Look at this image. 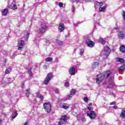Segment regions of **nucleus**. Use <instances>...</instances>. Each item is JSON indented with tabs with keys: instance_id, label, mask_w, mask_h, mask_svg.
Returning a JSON list of instances; mask_svg holds the SVG:
<instances>
[{
	"instance_id": "37",
	"label": "nucleus",
	"mask_w": 125,
	"mask_h": 125,
	"mask_svg": "<svg viewBox=\"0 0 125 125\" xmlns=\"http://www.w3.org/2000/svg\"><path fill=\"white\" fill-rule=\"evenodd\" d=\"M123 17L124 20L125 21V11H123Z\"/></svg>"
},
{
	"instance_id": "49",
	"label": "nucleus",
	"mask_w": 125,
	"mask_h": 125,
	"mask_svg": "<svg viewBox=\"0 0 125 125\" xmlns=\"http://www.w3.org/2000/svg\"><path fill=\"white\" fill-rule=\"evenodd\" d=\"M2 122V120L0 119V125H1V123Z\"/></svg>"
},
{
	"instance_id": "17",
	"label": "nucleus",
	"mask_w": 125,
	"mask_h": 125,
	"mask_svg": "<svg viewBox=\"0 0 125 125\" xmlns=\"http://www.w3.org/2000/svg\"><path fill=\"white\" fill-rule=\"evenodd\" d=\"M96 5H97L98 6H102V5H103V2H98L97 1L95 2V7H96Z\"/></svg>"
},
{
	"instance_id": "46",
	"label": "nucleus",
	"mask_w": 125,
	"mask_h": 125,
	"mask_svg": "<svg viewBox=\"0 0 125 125\" xmlns=\"http://www.w3.org/2000/svg\"><path fill=\"white\" fill-rule=\"evenodd\" d=\"M73 2H76V3H78L79 2V0H74Z\"/></svg>"
},
{
	"instance_id": "20",
	"label": "nucleus",
	"mask_w": 125,
	"mask_h": 125,
	"mask_svg": "<svg viewBox=\"0 0 125 125\" xmlns=\"http://www.w3.org/2000/svg\"><path fill=\"white\" fill-rule=\"evenodd\" d=\"M61 120L63 121V122H67V115H62L61 118Z\"/></svg>"
},
{
	"instance_id": "34",
	"label": "nucleus",
	"mask_w": 125,
	"mask_h": 125,
	"mask_svg": "<svg viewBox=\"0 0 125 125\" xmlns=\"http://www.w3.org/2000/svg\"><path fill=\"white\" fill-rule=\"evenodd\" d=\"M75 93H76V90L73 89L71 90L70 94H71V95L74 96V95H75Z\"/></svg>"
},
{
	"instance_id": "4",
	"label": "nucleus",
	"mask_w": 125,
	"mask_h": 125,
	"mask_svg": "<svg viewBox=\"0 0 125 125\" xmlns=\"http://www.w3.org/2000/svg\"><path fill=\"white\" fill-rule=\"evenodd\" d=\"M44 109L47 113L51 112V104L49 103H45L43 104Z\"/></svg>"
},
{
	"instance_id": "24",
	"label": "nucleus",
	"mask_w": 125,
	"mask_h": 125,
	"mask_svg": "<svg viewBox=\"0 0 125 125\" xmlns=\"http://www.w3.org/2000/svg\"><path fill=\"white\" fill-rule=\"evenodd\" d=\"M116 61L117 62H120V63H123L125 61V60H124L123 58H117L116 59Z\"/></svg>"
},
{
	"instance_id": "23",
	"label": "nucleus",
	"mask_w": 125,
	"mask_h": 125,
	"mask_svg": "<svg viewBox=\"0 0 125 125\" xmlns=\"http://www.w3.org/2000/svg\"><path fill=\"white\" fill-rule=\"evenodd\" d=\"M120 51L121 52H122V53H125V45H122L121 47H120Z\"/></svg>"
},
{
	"instance_id": "16",
	"label": "nucleus",
	"mask_w": 125,
	"mask_h": 125,
	"mask_svg": "<svg viewBox=\"0 0 125 125\" xmlns=\"http://www.w3.org/2000/svg\"><path fill=\"white\" fill-rule=\"evenodd\" d=\"M2 16H6L7 13H8V10L7 9H4L1 11Z\"/></svg>"
},
{
	"instance_id": "40",
	"label": "nucleus",
	"mask_w": 125,
	"mask_h": 125,
	"mask_svg": "<svg viewBox=\"0 0 125 125\" xmlns=\"http://www.w3.org/2000/svg\"><path fill=\"white\" fill-rule=\"evenodd\" d=\"M84 102H87V101H88V98L87 97H84Z\"/></svg>"
},
{
	"instance_id": "38",
	"label": "nucleus",
	"mask_w": 125,
	"mask_h": 125,
	"mask_svg": "<svg viewBox=\"0 0 125 125\" xmlns=\"http://www.w3.org/2000/svg\"><path fill=\"white\" fill-rule=\"evenodd\" d=\"M7 81H8V83H11V79L7 78Z\"/></svg>"
},
{
	"instance_id": "13",
	"label": "nucleus",
	"mask_w": 125,
	"mask_h": 125,
	"mask_svg": "<svg viewBox=\"0 0 125 125\" xmlns=\"http://www.w3.org/2000/svg\"><path fill=\"white\" fill-rule=\"evenodd\" d=\"M65 29V27L64 26L63 23H61L60 24V25L59 26V31L60 33H62L63 31H64V29Z\"/></svg>"
},
{
	"instance_id": "2",
	"label": "nucleus",
	"mask_w": 125,
	"mask_h": 125,
	"mask_svg": "<svg viewBox=\"0 0 125 125\" xmlns=\"http://www.w3.org/2000/svg\"><path fill=\"white\" fill-rule=\"evenodd\" d=\"M111 52V49L108 46H105L104 48V50L103 51L104 58H107Z\"/></svg>"
},
{
	"instance_id": "48",
	"label": "nucleus",
	"mask_w": 125,
	"mask_h": 125,
	"mask_svg": "<svg viewBox=\"0 0 125 125\" xmlns=\"http://www.w3.org/2000/svg\"><path fill=\"white\" fill-rule=\"evenodd\" d=\"M114 29H115V30H119V27H115L114 28Z\"/></svg>"
},
{
	"instance_id": "33",
	"label": "nucleus",
	"mask_w": 125,
	"mask_h": 125,
	"mask_svg": "<svg viewBox=\"0 0 125 125\" xmlns=\"http://www.w3.org/2000/svg\"><path fill=\"white\" fill-rule=\"evenodd\" d=\"M65 122V121L61 120V121H60L59 122V123H58V125H63V124H64Z\"/></svg>"
},
{
	"instance_id": "1",
	"label": "nucleus",
	"mask_w": 125,
	"mask_h": 125,
	"mask_svg": "<svg viewBox=\"0 0 125 125\" xmlns=\"http://www.w3.org/2000/svg\"><path fill=\"white\" fill-rule=\"evenodd\" d=\"M113 73L110 71H106L104 74H100L97 75L96 78V83L97 84H100L102 83H103L104 80L109 78Z\"/></svg>"
},
{
	"instance_id": "14",
	"label": "nucleus",
	"mask_w": 125,
	"mask_h": 125,
	"mask_svg": "<svg viewBox=\"0 0 125 125\" xmlns=\"http://www.w3.org/2000/svg\"><path fill=\"white\" fill-rule=\"evenodd\" d=\"M60 108L67 110V109L69 108V104H63L60 105Z\"/></svg>"
},
{
	"instance_id": "52",
	"label": "nucleus",
	"mask_w": 125,
	"mask_h": 125,
	"mask_svg": "<svg viewBox=\"0 0 125 125\" xmlns=\"http://www.w3.org/2000/svg\"><path fill=\"white\" fill-rule=\"evenodd\" d=\"M90 1V0H88V1Z\"/></svg>"
},
{
	"instance_id": "8",
	"label": "nucleus",
	"mask_w": 125,
	"mask_h": 125,
	"mask_svg": "<svg viewBox=\"0 0 125 125\" xmlns=\"http://www.w3.org/2000/svg\"><path fill=\"white\" fill-rule=\"evenodd\" d=\"M24 45H25V42L23 40H21L18 45V50H21L22 49L23 47H24Z\"/></svg>"
},
{
	"instance_id": "27",
	"label": "nucleus",
	"mask_w": 125,
	"mask_h": 125,
	"mask_svg": "<svg viewBox=\"0 0 125 125\" xmlns=\"http://www.w3.org/2000/svg\"><path fill=\"white\" fill-rule=\"evenodd\" d=\"M98 65H99V62H95L93 63L92 68H96V67H97V66H98Z\"/></svg>"
},
{
	"instance_id": "45",
	"label": "nucleus",
	"mask_w": 125,
	"mask_h": 125,
	"mask_svg": "<svg viewBox=\"0 0 125 125\" xmlns=\"http://www.w3.org/2000/svg\"><path fill=\"white\" fill-rule=\"evenodd\" d=\"M87 110H89V111H90V112L91 111H92V110H91V107H87Z\"/></svg>"
},
{
	"instance_id": "50",
	"label": "nucleus",
	"mask_w": 125,
	"mask_h": 125,
	"mask_svg": "<svg viewBox=\"0 0 125 125\" xmlns=\"http://www.w3.org/2000/svg\"><path fill=\"white\" fill-rule=\"evenodd\" d=\"M89 106H92V103H89Z\"/></svg>"
},
{
	"instance_id": "53",
	"label": "nucleus",
	"mask_w": 125,
	"mask_h": 125,
	"mask_svg": "<svg viewBox=\"0 0 125 125\" xmlns=\"http://www.w3.org/2000/svg\"><path fill=\"white\" fill-rule=\"evenodd\" d=\"M94 16H95V14L94 15Z\"/></svg>"
},
{
	"instance_id": "51",
	"label": "nucleus",
	"mask_w": 125,
	"mask_h": 125,
	"mask_svg": "<svg viewBox=\"0 0 125 125\" xmlns=\"http://www.w3.org/2000/svg\"><path fill=\"white\" fill-rule=\"evenodd\" d=\"M24 125H28V123L27 122H25L24 123Z\"/></svg>"
},
{
	"instance_id": "28",
	"label": "nucleus",
	"mask_w": 125,
	"mask_h": 125,
	"mask_svg": "<svg viewBox=\"0 0 125 125\" xmlns=\"http://www.w3.org/2000/svg\"><path fill=\"white\" fill-rule=\"evenodd\" d=\"M28 72L29 75V77H33V72H32V69H29L28 70Z\"/></svg>"
},
{
	"instance_id": "44",
	"label": "nucleus",
	"mask_w": 125,
	"mask_h": 125,
	"mask_svg": "<svg viewBox=\"0 0 125 125\" xmlns=\"http://www.w3.org/2000/svg\"><path fill=\"white\" fill-rule=\"evenodd\" d=\"M113 108L114 109H115V110H117V109H118V106L115 105V106H114L113 107Z\"/></svg>"
},
{
	"instance_id": "21",
	"label": "nucleus",
	"mask_w": 125,
	"mask_h": 125,
	"mask_svg": "<svg viewBox=\"0 0 125 125\" xmlns=\"http://www.w3.org/2000/svg\"><path fill=\"white\" fill-rule=\"evenodd\" d=\"M99 42H100V43H101L102 44H105V43L106 42V39L103 38V39H101L99 41Z\"/></svg>"
},
{
	"instance_id": "25",
	"label": "nucleus",
	"mask_w": 125,
	"mask_h": 125,
	"mask_svg": "<svg viewBox=\"0 0 125 125\" xmlns=\"http://www.w3.org/2000/svg\"><path fill=\"white\" fill-rule=\"evenodd\" d=\"M74 96L73 95H72L71 94H69L68 95H67L66 96V100H70L72 98V97H73Z\"/></svg>"
},
{
	"instance_id": "19",
	"label": "nucleus",
	"mask_w": 125,
	"mask_h": 125,
	"mask_svg": "<svg viewBox=\"0 0 125 125\" xmlns=\"http://www.w3.org/2000/svg\"><path fill=\"white\" fill-rule=\"evenodd\" d=\"M120 117L121 118H124V119H125V108L122 110V113L120 115Z\"/></svg>"
},
{
	"instance_id": "18",
	"label": "nucleus",
	"mask_w": 125,
	"mask_h": 125,
	"mask_svg": "<svg viewBox=\"0 0 125 125\" xmlns=\"http://www.w3.org/2000/svg\"><path fill=\"white\" fill-rule=\"evenodd\" d=\"M106 7H107V5H104V7H100L99 9L100 12H103L105 9H106Z\"/></svg>"
},
{
	"instance_id": "43",
	"label": "nucleus",
	"mask_w": 125,
	"mask_h": 125,
	"mask_svg": "<svg viewBox=\"0 0 125 125\" xmlns=\"http://www.w3.org/2000/svg\"><path fill=\"white\" fill-rule=\"evenodd\" d=\"M110 105H116V102L114 101L113 102L110 103Z\"/></svg>"
},
{
	"instance_id": "31",
	"label": "nucleus",
	"mask_w": 125,
	"mask_h": 125,
	"mask_svg": "<svg viewBox=\"0 0 125 125\" xmlns=\"http://www.w3.org/2000/svg\"><path fill=\"white\" fill-rule=\"evenodd\" d=\"M11 72V68H8L6 69L5 70V73L6 74H9Z\"/></svg>"
},
{
	"instance_id": "47",
	"label": "nucleus",
	"mask_w": 125,
	"mask_h": 125,
	"mask_svg": "<svg viewBox=\"0 0 125 125\" xmlns=\"http://www.w3.org/2000/svg\"><path fill=\"white\" fill-rule=\"evenodd\" d=\"M55 62H58V58H57L55 61Z\"/></svg>"
},
{
	"instance_id": "5",
	"label": "nucleus",
	"mask_w": 125,
	"mask_h": 125,
	"mask_svg": "<svg viewBox=\"0 0 125 125\" xmlns=\"http://www.w3.org/2000/svg\"><path fill=\"white\" fill-rule=\"evenodd\" d=\"M47 30V26L46 25H41V27L39 28L38 30V32L39 33L42 34H44L45 32Z\"/></svg>"
},
{
	"instance_id": "35",
	"label": "nucleus",
	"mask_w": 125,
	"mask_h": 125,
	"mask_svg": "<svg viewBox=\"0 0 125 125\" xmlns=\"http://www.w3.org/2000/svg\"><path fill=\"white\" fill-rule=\"evenodd\" d=\"M76 12V8L74 7V5L72 6V12L74 13H75V12Z\"/></svg>"
},
{
	"instance_id": "39",
	"label": "nucleus",
	"mask_w": 125,
	"mask_h": 125,
	"mask_svg": "<svg viewBox=\"0 0 125 125\" xmlns=\"http://www.w3.org/2000/svg\"><path fill=\"white\" fill-rule=\"evenodd\" d=\"M59 6L60 7H63V3L59 2Z\"/></svg>"
},
{
	"instance_id": "9",
	"label": "nucleus",
	"mask_w": 125,
	"mask_h": 125,
	"mask_svg": "<svg viewBox=\"0 0 125 125\" xmlns=\"http://www.w3.org/2000/svg\"><path fill=\"white\" fill-rule=\"evenodd\" d=\"M109 84L108 85L109 88H112L114 86V76H111L109 79Z\"/></svg>"
},
{
	"instance_id": "42",
	"label": "nucleus",
	"mask_w": 125,
	"mask_h": 125,
	"mask_svg": "<svg viewBox=\"0 0 125 125\" xmlns=\"http://www.w3.org/2000/svg\"><path fill=\"white\" fill-rule=\"evenodd\" d=\"M64 86L66 87H68V86H69V83H65L64 84Z\"/></svg>"
},
{
	"instance_id": "29",
	"label": "nucleus",
	"mask_w": 125,
	"mask_h": 125,
	"mask_svg": "<svg viewBox=\"0 0 125 125\" xmlns=\"http://www.w3.org/2000/svg\"><path fill=\"white\" fill-rule=\"evenodd\" d=\"M30 89H27L26 90V93H25V94H26V96H27V97H29V96L30 95Z\"/></svg>"
},
{
	"instance_id": "41",
	"label": "nucleus",
	"mask_w": 125,
	"mask_h": 125,
	"mask_svg": "<svg viewBox=\"0 0 125 125\" xmlns=\"http://www.w3.org/2000/svg\"><path fill=\"white\" fill-rule=\"evenodd\" d=\"M120 70H125V66L123 65L120 67Z\"/></svg>"
},
{
	"instance_id": "30",
	"label": "nucleus",
	"mask_w": 125,
	"mask_h": 125,
	"mask_svg": "<svg viewBox=\"0 0 125 125\" xmlns=\"http://www.w3.org/2000/svg\"><path fill=\"white\" fill-rule=\"evenodd\" d=\"M46 62H50L52 61V58L48 57L45 59Z\"/></svg>"
},
{
	"instance_id": "7",
	"label": "nucleus",
	"mask_w": 125,
	"mask_h": 125,
	"mask_svg": "<svg viewBox=\"0 0 125 125\" xmlns=\"http://www.w3.org/2000/svg\"><path fill=\"white\" fill-rule=\"evenodd\" d=\"M85 42L86 44H87V46H88V47H90L91 48L94 46L95 43L94 42H92V41H91L90 39L88 38H87L86 39Z\"/></svg>"
},
{
	"instance_id": "32",
	"label": "nucleus",
	"mask_w": 125,
	"mask_h": 125,
	"mask_svg": "<svg viewBox=\"0 0 125 125\" xmlns=\"http://www.w3.org/2000/svg\"><path fill=\"white\" fill-rule=\"evenodd\" d=\"M83 53H84V49L82 48V49H80V54L81 55H83Z\"/></svg>"
},
{
	"instance_id": "15",
	"label": "nucleus",
	"mask_w": 125,
	"mask_h": 125,
	"mask_svg": "<svg viewBox=\"0 0 125 125\" xmlns=\"http://www.w3.org/2000/svg\"><path fill=\"white\" fill-rule=\"evenodd\" d=\"M10 8L12 9H17V6L15 4V1H13V3H11V5L10 6Z\"/></svg>"
},
{
	"instance_id": "6",
	"label": "nucleus",
	"mask_w": 125,
	"mask_h": 125,
	"mask_svg": "<svg viewBox=\"0 0 125 125\" xmlns=\"http://www.w3.org/2000/svg\"><path fill=\"white\" fill-rule=\"evenodd\" d=\"M87 116L91 119V120H94L97 116V114L95 111L92 110L90 111V113H87Z\"/></svg>"
},
{
	"instance_id": "12",
	"label": "nucleus",
	"mask_w": 125,
	"mask_h": 125,
	"mask_svg": "<svg viewBox=\"0 0 125 125\" xmlns=\"http://www.w3.org/2000/svg\"><path fill=\"white\" fill-rule=\"evenodd\" d=\"M76 68H75L74 67H70L69 73L71 76H74L76 73Z\"/></svg>"
},
{
	"instance_id": "36",
	"label": "nucleus",
	"mask_w": 125,
	"mask_h": 125,
	"mask_svg": "<svg viewBox=\"0 0 125 125\" xmlns=\"http://www.w3.org/2000/svg\"><path fill=\"white\" fill-rule=\"evenodd\" d=\"M54 91H55L56 93H59V89L57 88H55L54 89Z\"/></svg>"
},
{
	"instance_id": "10",
	"label": "nucleus",
	"mask_w": 125,
	"mask_h": 125,
	"mask_svg": "<svg viewBox=\"0 0 125 125\" xmlns=\"http://www.w3.org/2000/svg\"><path fill=\"white\" fill-rule=\"evenodd\" d=\"M118 37L120 39H124L125 38V33L123 31H117Z\"/></svg>"
},
{
	"instance_id": "22",
	"label": "nucleus",
	"mask_w": 125,
	"mask_h": 125,
	"mask_svg": "<svg viewBox=\"0 0 125 125\" xmlns=\"http://www.w3.org/2000/svg\"><path fill=\"white\" fill-rule=\"evenodd\" d=\"M18 115V113L16 112H13L12 113V119H15V118H16V117H17V116Z\"/></svg>"
},
{
	"instance_id": "3",
	"label": "nucleus",
	"mask_w": 125,
	"mask_h": 125,
	"mask_svg": "<svg viewBox=\"0 0 125 125\" xmlns=\"http://www.w3.org/2000/svg\"><path fill=\"white\" fill-rule=\"evenodd\" d=\"M52 78H53V75H52V73H48L46 77V79L44 80L43 82L44 84H46V85H47L49 82L51 81Z\"/></svg>"
},
{
	"instance_id": "11",
	"label": "nucleus",
	"mask_w": 125,
	"mask_h": 125,
	"mask_svg": "<svg viewBox=\"0 0 125 125\" xmlns=\"http://www.w3.org/2000/svg\"><path fill=\"white\" fill-rule=\"evenodd\" d=\"M23 34H24L23 38L24 39V41L27 42L30 36V32H28V31H26L24 32Z\"/></svg>"
},
{
	"instance_id": "26",
	"label": "nucleus",
	"mask_w": 125,
	"mask_h": 125,
	"mask_svg": "<svg viewBox=\"0 0 125 125\" xmlns=\"http://www.w3.org/2000/svg\"><path fill=\"white\" fill-rule=\"evenodd\" d=\"M37 96L38 98H40L41 101H43V96L42 95L39 94Z\"/></svg>"
}]
</instances>
